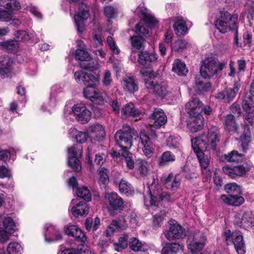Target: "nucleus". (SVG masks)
I'll return each instance as SVG.
<instances>
[{"instance_id": "nucleus-1", "label": "nucleus", "mask_w": 254, "mask_h": 254, "mask_svg": "<svg viewBox=\"0 0 254 254\" xmlns=\"http://www.w3.org/2000/svg\"><path fill=\"white\" fill-rule=\"evenodd\" d=\"M202 106V103L197 98H192L186 105V110L189 114L187 125L192 132H196L204 127V120L200 113Z\"/></svg>"}, {"instance_id": "nucleus-2", "label": "nucleus", "mask_w": 254, "mask_h": 254, "mask_svg": "<svg viewBox=\"0 0 254 254\" xmlns=\"http://www.w3.org/2000/svg\"><path fill=\"white\" fill-rule=\"evenodd\" d=\"M138 137V133L135 130L127 125H124L122 129L117 131L115 134L116 144L121 148L120 152L123 150L128 151L132 145V140Z\"/></svg>"}, {"instance_id": "nucleus-3", "label": "nucleus", "mask_w": 254, "mask_h": 254, "mask_svg": "<svg viewBox=\"0 0 254 254\" xmlns=\"http://www.w3.org/2000/svg\"><path fill=\"white\" fill-rule=\"evenodd\" d=\"M200 75L204 78H209L220 72L225 66L224 62H219L216 59L209 57L201 62Z\"/></svg>"}, {"instance_id": "nucleus-4", "label": "nucleus", "mask_w": 254, "mask_h": 254, "mask_svg": "<svg viewBox=\"0 0 254 254\" xmlns=\"http://www.w3.org/2000/svg\"><path fill=\"white\" fill-rule=\"evenodd\" d=\"M174 201V199L169 193L161 189H157L153 191V194L144 198V203L150 207V210H155L156 206L158 207L161 202H169Z\"/></svg>"}, {"instance_id": "nucleus-5", "label": "nucleus", "mask_w": 254, "mask_h": 254, "mask_svg": "<svg viewBox=\"0 0 254 254\" xmlns=\"http://www.w3.org/2000/svg\"><path fill=\"white\" fill-rule=\"evenodd\" d=\"M156 138V132L152 129H142L140 132V139L141 145L142 146V150L144 155L148 158H150L153 155L152 141Z\"/></svg>"}, {"instance_id": "nucleus-6", "label": "nucleus", "mask_w": 254, "mask_h": 254, "mask_svg": "<svg viewBox=\"0 0 254 254\" xmlns=\"http://www.w3.org/2000/svg\"><path fill=\"white\" fill-rule=\"evenodd\" d=\"M237 19V14L231 15L228 12L225 11L221 14V17L215 21V25L220 32L225 33L235 29Z\"/></svg>"}, {"instance_id": "nucleus-7", "label": "nucleus", "mask_w": 254, "mask_h": 254, "mask_svg": "<svg viewBox=\"0 0 254 254\" xmlns=\"http://www.w3.org/2000/svg\"><path fill=\"white\" fill-rule=\"evenodd\" d=\"M206 241L205 233L201 231L197 232L188 238V248L192 253H197L204 248Z\"/></svg>"}, {"instance_id": "nucleus-8", "label": "nucleus", "mask_w": 254, "mask_h": 254, "mask_svg": "<svg viewBox=\"0 0 254 254\" xmlns=\"http://www.w3.org/2000/svg\"><path fill=\"white\" fill-rule=\"evenodd\" d=\"M203 138L195 137L192 140H200L205 144V150L211 149L216 150L218 143L220 141V134L219 129L216 127L209 129L207 134L203 136Z\"/></svg>"}, {"instance_id": "nucleus-9", "label": "nucleus", "mask_w": 254, "mask_h": 254, "mask_svg": "<svg viewBox=\"0 0 254 254\" xmlns=\"http://www.w3.org/2000/svg\"><path fill=\"white\" fill-rule=\"evenodd\" d=\"M205 144L200 140H192L191 146L195 153L201 167L206 168L210 163V158L203 152L205 150Z\"/></svg>"}, {"instance_id": "nucleus-10", "label": "nucleus", "mask_w": 254, "mask_h": 254, "mask_svg": "<svg viewBox=\"0 0 254 254\" xmlns=\"http://www.w3.org/2000/svg\"><path fill=\"white\" fill-rule=\"evenodd\" d=\"M251 114H248V115L245 117L244 130L240 137L241 146L244 151L247 149L249 144L252 140V133L248 126L249 125L252 126L254 124V118Z\"/></svg>"}, {"instance_id": "nucleus-11", "label": "nucleus", "mask_w": 254, "mask_h": 254, "mask_svg": "<svg viewBox=\"0 0 254 254\" xmlns=\"http://www.w3.org/2000/svg\"><path fill=\"white\" fill-rule=\"evenodd\" d=\"M164 234L168 240L179 239L186 236L185 229L175 220L169 221L168 229L164 231Z\"/></svg>"}, {"instance_id": "nucleus-12", "label": "nucleus", "mask_w": 254, "mask_h": 254, "mask_svg": "<svg viewBox=\"0 0 254 254\" xmlns=\"http://www.w3.org/2000/svg\"><path fill=\"white\" fill-rule=\"evenodd\" d=\"M72 111L75 119L81 124H85L89 121L91 117V112L86 105L82 103L74 105Z\"/></svg>"}, {"instance_id": "nucleus-13", "label": "nucleus", "mask_w": 254, "mask_h": 254, "mask_svg": "<svg viewBox=\"0 0 254 254\" xmlns=\"http://www.w3.org/2000/svg\"><path fill=\"white\" fill-rule=\"evenodd\" d=\"M145 86L155 95L161 98H164L168 93L166 84L164 82L157 81L155 79L145 80Z\"/></svg>"}, {"instance_id": "nucleus-14", "label": "nucleus", "mask_w": 254, "mask_h": 254, "mask_svg": "<svg viewBox=\"0 0 254 254\" xmlns=\"http://www.w3.org/2000/svg\"><path fill=\"white\" fill-rule=\"evenodd\" d=\"M167 121V117L163 110L156 108L148 118V124L156 128L165 125Z\"/></svg>"}, {"instance_id": "nucleus-15", "label": "nucleus", "mask_w": 254, "mask_h": 254, "mask_svg": "<svg viewBox=\"0 0 254 254\" xmlns=\"http://www.w3.org/2000/svg\"><path fill=\"white\" fill-rule=\"evenodd\" d=\"M228 233H230V231H228ZM227 234L228 232H226V241L227 242L228 241H232L238 254H245V243L241 232L240 231H235L232 233L231 235H227Z\"/></svg>"}, {"instance_id": "nucleus-16", "label": "nucleus", "mask_w": 254, "mask_h": 254, "mask_svg": "<svg viewBox=\"0 0 254 254\" xmlns=\"http://www.w3.org/2000/svg\"><path fill=\"white\" fill-rule=\"evenodd\" d=\"M89 16V8L86 4L82 3L78 13L74 16L75 23L79 32L82 33L84 31L85 29L84 21L88 18Z\"/></svg>"}, {"instance_id": "nucleus-17", "label": "nucleus", "mask_w": 254, "mask_h": 254, "mask_svg": "<svg viewBox=\"0 0 254 254\" xmlns=\"http://www.w3.org/2000/svg\"><path fill=\"white\" fill-rule=\"evenodd\" d=\"M68 164L76 171H80L81 166L78 157L81 155L80 148L77 149L75 146H72L68 148Z\"/></svg>"}, {"instance_id": "nucleus-18", "label": "nucleus", "mask_w": 254, "mask_h": 254, "mask_svg": "<svg viewBox=\"0 0 254 254\" xmlns=\"http://www.w3.org/2000/svg\"><path fill=\"white\" fill-rule=\"evenodd\" d=\"M74 77L78 83H83L87 86H90V85H96L99 82L97 77L82 70L76 71L74 73Z\"/></svg>"}, {"instance_id": "nucleus-19", "label": "nucleus", "mask_w": 254, "mask_h": 254, "mask_svg": "<svg viewBox=\"0 0 254 254\" xmlns=\"http://www.w3.org/2000/svg\"><path fill=\"white\" fill-rule=\"evenodd\" d=\"M45 229L46 232L44 235L46 242L51 243L62 240V233L56 226L51 224H46Z\"/></svg>"}, {"instance_id": "nucleus-20", "label": "nucleus", "mask_w": 254, "mask_h": 254, "mask_svg": "<svg viewBox=\"0 0 254 254\" xmlns=\"http://www.w3.org/2000/svg\"><path fill=\"white\" fill-rule=\"evenodd\" d=\"M241 85L238 82H235L233 88H226L225 90L218 92L216 98L219 100L225 99L227 102L232 101L236 97L240 88Z\"/></svg>"}, {"instance_id": "nucleus-21", "label": "nucleus", "mask_w": 254, "mask_h": 254, "mask_svg": "<svg viewBox=\"0 0 254 254\" xmlns=\"http://www.w3.org/2000/svg\"><path fill=\"white\" fill-rule=\"evenodd\" d=\"M105 198L113 210H122L124 208V202L122 198L116 192L106 193Z\"/></svg>"}, {"instance_id": "nucleus-22", "label": "nucleus", "mask_w": 254, "mask_h": 254, "mask_svg": "<svg viewBox=\"0 0 254 254\" xmlns=\"http://www.w3.org/2000/svg\"><path fill=\"white\" fill-rule=\"evenodd\" d=\"M223 171L225 174L232 178H235L237 177L243 176L249 170L243 165H237L234 167L225 165L223 167Z\"/></svg>"}, {"instance_id": "nucleus-23", "label": "nucleus", "mask_w": 254, "mask_h": 254, "mask_svg": "<svg viewBox=\"0 0 254 254\" xmlns=\"http://www.w3.org/2000/svg\"><path fill=\"white\" fill-rule=\"evenodd\" d=\"M158 56L156 54L145 51L138 55V62L143 66H148L151 63L156 62Z\"/></svg>"}, {"instance_id": "nucleus-24", "label": "nucleus", "mask_w": 254, "mask_h": 254, "mask_svg": "<svg viewBox=\"0 0 254 254\" xmlns=\"http://www.w3.org/2000/svg\"><path fill=\"white\" fill-rule=\"evenodd\" d=\"M223 125L226 129L239 133L238 125L236 123L234 116L232 114L223 116L221 118Z\"/></svg>"}, {"instance_id": "nucleus-25", "label": "nucleus", "mask_w": 254, "mask_h": 254, "mask_svg": "<svg viewBox=\"0 0 254 254\" xmlns=\"http://www.w3.org/2000/svg\"><path fill=\"white\" fill-rule=\"evenodd\" d=\"M220 200L223 203L234 206H240L244 202V198L242 196L236 195L222 194Z\"/></svg>"}, {"instance_id": "nucleus-26", "label": "nucleus", "mask_w": 254, "mask_h": 254, "mask_svg": "<svg viewBox=\"0 0 254 254\" xmlns=\"http://www.w3.org/2000/svg\"><path fill=\"white\" fill-rule=\"evenodd\" d=\"M95 85L87 86L83 90L84 96L92 101H95L97 99L101 100L102 98L100 92Z\"/></svg>"}, {"instance_id": "nucleus-27", "label": "nucleus", "mask_w": 254, "mask_h": 254, "mask_svg": "<svg viewBox=\"0 0 254 254\" xmlns=\"http://www.w3.org/2000/svg\"><path fill=\"white\" fill-rule=\"evenodd\" d=\"M88 131L91 137L97 140L102 139L105 135L104 127L99 124L91 125L88 128Z\"/></svg>"}, {"instance_id": "nucleus-28", "label": "nucleus", "mask_w": 254, "mask_h": 254, "mask_svg": "<svg viewBox=\"0 0 254 254\" xmlns=\"http://www.w3.org/2000/svg\"><path fill=\"white\" fill-rule=\"evenodd\" d=\"M12 64V60L9 58L0 57V76L4 77L10 72Z\"/></svg>"}, {"instance_id": "nucleus-29", "label": "nucleus", "mask_w": 254, "mask_h": 254, "mask_svg": "<svg viewBox=\"0 0 254 254\" xmlns=\"http://www.w3.org/2000/svg\"><path fill=\"white\" fill-rule=\"evenodd\" d=\"M141 114V112L135 108L133 104L132 103L126 105L123 108L122 110V116L123 118H126L127 117H132L134 118L139 117L140 119Z\"/></svg>"}, {"instance_id": "nucleus-30", "label": "nucleus", "mask_w": 254, "mask_h": 254, "mask_svg": "<svg viewBox=\"0 0 254 254\" xmlns=\"http://www.w3.org/2000/svg\"><path fill=\"white\" fill-rule=\"evenodd\" d=\"M125 89L130 93H134L138 89L136 79L133 76L127 75L123 78Z\"/></svg>"}, {"instance_id": "nucleus-31", "label": "nucleus", "mask_w": 254, "mask_h": 254, "mask_svg": "<svg viewBox=\"0 0 254 254\" xmlns=\"http://www.w3.org/2000/svg\"><path fill=\"white\" fill-rule=\"evenodd\" d=\"M243 108L247 114L254 112V94L247 92L243 99Z\"/></svg>"}, {"instance_id": "nucleus-32", "label": "nucleus", "mask_w": 254, "mask_h": 254, "mask_svg": "<svg viewBox=\"0 0 254 254\" xmlns=\"http://www.w3.org/2000/svg\"><path fill=\"white\" fill-rule=\"evenodd\" d=\"M183 245L178 243H170L162 250V254H177L183 251Z\"/></svg>"}, {"instance_id": "nucleus-33", "label": "nucleus", "mask_w": 254, "mask_h": 254, "mask_svg": "<svg viewBox=\"0 0 254 254\" xmlns=\"http://www.w3.org/2000/svg\"><path fill=\"white\" fill-rule=\"evenodd\" d=\"M239 219L240 222L236 220V223L245 229L252 227L254 223V217L250 212L245 213L241 218H239Z\"/></svg>"}, {"instance_id": "nucleus-34", "label": "nucleus", "mask_w": 254, "mask_h": 254, "mask_svg": "<svg viewBox=\"0 0 254 254\" xmlns=\"http://www.w3.org/2000/svg\"><path fill=\"white\" fill-rule=\"evenodd\" d=\"M72 214L75 217L86 215L89 212V207L84 201H80L73 206L71 210Z\"/></svg>"}, {"instance_id": "nucleus-35", "label": "nucleus", "mask_w": 254, "mask_h": 254, "mask_svg": "<svg viewBox=\"0 0 254 254\" xmlns=\"http://www.w3.org/2000/svg\"><path fill=\"white\" fill-rule=\"evenodd\" d=\"M172 70L179 75H186L188 72V69L186 64L179 59L174 61L173 64Z\"/></svg>"}, {"instance_id": "nucleus-36", "label": "nucleus", "mask_w": 254, "mask_h": 254, "mask_svg": "<svg viewBox=\"0 0 254 254\" xmlns=\"http://www.w3.org/2000/svg\"><path fill=\"white\" fill-rule=\"evenodd\" d=\"M176 160L175 155L171 151L164 152L159 159V165L160 166L168 165Z\"/></svg>"}, {"instance_id": "nucleus-37", "label": "nucleus", "mask_w": 254, "mask_h": 254, "mask_svg": "<svg viewBox=\"0 0 254 254\" xmlns=\"http://www.w3.org/2000/svg\"><path fill=\"white\" fill-rule=\"evenodd\" d=\"M0 6L8 9L18 10L21 6L17 0H0Z\"/></svg>"}, {"instance_id": "nucleus-38", "label": "nucleus", "mask_w": 254, "mask_h": 254, "mask_svg": "<svg viewBox=\"0 0 254 254\" xmlns=\"http://www.w3.org/2000/svg\"><path fill=\"white\" fill-rule=\"evenodd\" d=\"M136 163L140 175L142 177L147 176L149 173L148 163L145 160L138 159Z\"/></svg>"}, {"instance_id": "nucleus-39", "label": "nucleus", "mask_w": 254, "mask_h": 254, "mask_svg": "<svg viewBox=\"0 0 254 254\" xmlns=\"http://www.w3.org/2000/svg\"><path fill=\"white\" fill-rule=\"evenodd\" d=\"M129 40L132 47V51L133 49L140 50L144 47L145 39L140 36H131Z\"/></svg>"}, {"instance_id": "nucleus-40", "label": "nucleus", "mask_w": 254, "mask_h": 254, "mask_svg": "<svg viewBox=\"0 0 254 254\" xmlns=\"http://www.w3.org/2000/svg\"><path fill=\"white\" fill-rule=\"evenodd\" d=\"M136 31L138 32L146 37H150L151 35V29L148 24L144 21H141L138 23L135 27Z\"/></svg>"}, {"instance_id": "nucleus-41", "label": "nucleus", "mask_w": 254, "mask_h": 254, "mask_svg": "<svg viewBox=\"0 0 254 254\" xmlns=\"http://www.w3.org/2000/svg\"><path fill=\"white\" fill-rule=\"evenodd\" d=\"M100 225V219L96 217L93 221L91 217H88L85 222V226L88 231H95Z\"/></svg>"}, {"instance_id": "nucleus-42", "label": "nucleus", "mask_w": 254, "mask_h": 254, "mask_svg": "<svg viewBox=\"0 0 254 254\" xmlns=\"http://www.w3.org/2000/svg\"><path fill=\"white\" fill-rule=\"evenodd\" d=\"M0 20L5 21L12 20L11 24L17 27L21 23L20 19L16 18H12V16L9 13L1 8H0Z\"/></svg>"}, {"instance_id": "nucleus-43", "label": "nucleus", "mask_w": 254, "mask_h": 254, "mask_svg": "<svg viewBox=\"0 0 254 254\" xmlns=\"http://www.w3.org/2000/svg\"><path fill=\"white\" fill-rule=\"evenodd\" d=\"M173 27L176 34L178 35H184L188 30L187 24L183 19H179L176 21L174 24Z\"/></svg>"}, {"instance_id": "nucleus-44", "label": "nucleus", "mask_w": 254, "mask_h": 254, "mask_svg": "<svg viewBox=\"0 0 254 254\" xmlns=\"http://www.w3.org/2000/svg\"><path fill=\"white\" fill-rule=\"evenodd\" d=\"M226 191L231 195L239 196L242 192L241 187L236 183H232L226 184L224 187Z\"/></svg>"}, {"instance_id": "nucleus-45", "label": "nucleus", "mask_w": 254, "mask_h": 254, "mask_svg": "<svg viewBox=\"0 0 254 254\" xmlns=\"http://www.w3.org/2000/svg\"><path fill=\"white\" fill-rule=\"evenodd\" d=\"M129 245L131 250L134 252H144L146 250L144 244L139 241V240L134 237L131 238L129 239Z\"/></svg>"}, {"instance_id": "nucleus-46", "label": "nucleus", "mask_w": 254, "mask_h": 254, "mask_svg": "<svg viewBox=\"0 0 254 254\" xmlns=\"http://www.w3.org/2000/svg\"><path fill=\"white\" fill-rule=\"evenodd\" d=\"M226 160L230 162H239L243 160V155L238 151L233 150L227 154L224 155Z\"/></svg>"}, {"instance_id": "nucleus-47", "label": "nucleus", "mask_w": 254, "mask_h": 254, "mask_svg": "<svg viewBox=\"0 0 254 254\" xmlns=\"http://www.w3.org/2000/svg\"><path fill=\"white\" fill-rule=\"evenodd\" d=\"M76 193L78 197L82 198L87 201H89L91 199V193L86 187L83 186L77 188Z\"/></svg>"}, {"instance_id": "nucleus-48", "label": "nucleus", "mask_w": 254, "mask_h": 254, "mask_svg": "<svg viewBox=\"0 0 254 254\" xmlns=\"http://www.w3.org/2000/svg\"><path fill=\"white\" fill-rule=\"evenodd\" d=\"M76 59L79 61H89L92 58L91 55L86 51V49L78 48L75 52Z\"/></svg>"}, {"instance_id": "nucleus-49", "label": "nucleus", "mask_w": 254, "mask_h": 254, "mask_svg": "<svg viewBox=\"0 0 254 254\" xmlns=\"http://www.w3.org/2000/svg\"><path fill=\"white\" fill-rule=\"evenodd\" d=\"M106 102L110 104L114 111L118 113L119 112L120 105L113 93L107 94Z\"/></svg>"}, {"instance_id": "nucleus-50", "label": "nucleus", "mask_w": 254, "mask_h": 254, "mask_svg": "<svg viewBox=\"0 0 254 254\" xmlns=\"http://www.w3.org/2000/svg\"><path fill=\"white\" fill-rule=\"evenodd\" d=\"M14 36L17 40L20 41H26L28 40L30 38H33L36 42L39 41L38 38H34V36H30L26 31L24 30H18L15 32Z\"/></svg>"}, {"instance_id": "nucleus-51", "label": "nucleus", "mask_w": 254, "mask_h": 254, "mask_svg": "<svg viewBox=\"0 0 254 254\" xmlns=\"http://www.w3.org/2000/svg\"><path fill=\"white\" fill-rule=\"evenodd\" d=\"M119 190L121 193L129 195L132 191V187L126 180L122 179L119 184Z\"/></svg>"}, {"instance_id": "nucleus-52", "label": "nucleus", "mask_w": 254, "mask_h": 254, "mask_svg": "<svg viewBox=\"0 0 254 254\" xmlns=\"http://www.w3.org/2000/svg\"><path fill=\"white\" fill-rule=\"evenodd\" d=\"M2 223L4 230H5L7 233L12 234L14 232L15 224L11 217H7L5 218L3 220Z\"/></svg>"}, {"instance_id": "nucleus-53", "label": "nucleus", "mask_w": 254, "mask_h": 254, "mask_svg": "<svg viewBox=\"0 0 254 254\" xmlns=\"http://www.w3.org/2000/svg\"><path fill=\"white\" fill-rule=\"evenodd\" d=\"M107 171V170L104 168H101L99 171V183L101 188H106L109 183V179Z\"/></svg>"}, {"instance_id": "nucleus-54", "label": "nucleus", "mask_w": 254, "mask_h": 254, "mask_svg": "<svg viewBox=\"0 0 254 254\" xmlns=\"http://www.w3.org/2000/svg\"><path fill=\"white\" fill-rule=\"evenodd\" d=\"M195 88L200 92H207L211 89V85L210 83L208 82L203 83L199 77L195 78Z\"/></svg>"}, {"instance_id": "nucleus-55", "label": "nucleus", "mask_w": 254, "mask_h": 254, "mask_svg": "<svg viewBox=\"0 0 254 254\" xmlns=\"http://www.w3.org/2000/svg\"><path fill=\"white\" fill-rule=\"evenodd\" d=\"M71 133L75 135V138L77 142L80 143H83L85 142L87 140V139L89 136L88 131H79L75 128H73L72 130Z\"/></svg>"}, {"instance_id": "nucleus-56", "label": "nucleus", "mask_w": 254, "mask_h": 254, "mask_svg": "<svg viewBox=\"0 0 254 254\" xmlns=\"http://www.w3.org/2000/svg\"><path fill=\"white\" fill-rule=\"evenodd\" d=\"M122 156L125 158L127 167L129 169H133L134 168V163L133 160L132 154L130 153L128 151L122 150L121 152Z\"/></svg>"}, {"instance_id": "nucleus-57", "label": "nucleus", "mask_w": 254, "mask_h": 254, "mask_svg": "<svg viewBox=\"0 0 254 254\" xmlns=\"http://www.w3.org/2000/svg\"><path fill=\"white\" fill-rule=\"evenodd\" d=\"M102 82L103 86L108 88L113 83L112 73L109 70H105L102 74Z\"/></svg>"}, {"instance_id": "nucleus-58", "label": "nucleus", "mask_w": 254, "mask_h": 254, "mask_svg": "<svg viewBox=\"0 0 254 254\" xmlns=\"http://www.w3.org/2000/svg\"><path fill=\"white\" fill-rule=\"evenodd\" d=\"M8 254H21L22 251V248L17 243H10L7 248Z\"/></svg>"}, {"instance_id": "nucleus-59", "label": "nucleus", "mask_w": 254, "mask_h": 254, "mask_svg": "<svg viewBox=\"0 0 254 254\" xmlns=\"http://www.w3.org/2000/svg\"><path fill=\"white\" fill-rule=\"evenodd\" d=\"M112 225L115 229L122 230L126 229L127 226L126 218L123 216L120 217L118 220H113L112 221Z\"/></svg>"}, {"instance_id": "nucleus-60", "label": "nucleus", "mask_w": 254, "mask_h": 254, "mask_svg": "<svg viewBox=\"0 0 254 254\" xmlns=\"http://www.w3.org/2000/svg\"><path fill=\"white\" fill-rule=\"evenodd\" d=\"M127 238L122 237L119 238V243L114 244V249L117 252H120L126 248L128 245Z\"/></svg>"}, {"instance_id": "nucleus-61", "label": "nucleus", "mask_w": 254, "mask_h": 254, "mask_svg": "<svg viewBox=\"0 0 254 254\" xmlns=\"http://www.w3.org/2000/svg\"><path fill=\"white\" fill-rule=\"evenodd\" d=\"M187 45L186 40L179 39L174 43L172 49L177 52L182 51L187 48Z\"/></svg>"}, {"instance_id": "nucleus-62", "label": "nucleus", "mask_w": 254, "mask_h": 254, "mask_svg": "<svg viewBox=\"0 0 254 254\" xmlns=\"http://www.w3.org/2000/svg\"><path fill=\"white\" fill-rule=\"evenodd\" d=\"M182 181V178L179 174H177L174 176L171 183L169 188L172 191L177 190L180 187Z\"/></svg>"}, {"instance_id": "nucleus-63", "label": "nucleus", "mask_w": 254, "mask_h": 254, "mask_svg": "<svg viewBox=\"0 0 254 254\" xmlns=\"http://www.w3.org/2000/svg\"><path fill=\"white\" fill-rule=\"evenodd\" d=\"M140 73L142 76L144 77H148V79L145 78L144 82L145 80H152V78L154 77V74L153 70L152 68L149 67L142 68L140 70Z\"/></svg>"}, {"instance_id": "nucleus-64", "label": "nucleus", "mask_w": 254, "mask_h": 254, "mask_svg": "<svg viewBox=\"0 0 254 254\" xmlns=\"http://www.w3.org/2000/svg\"><path fill=\"white\" fill-rule=\"evenodd\" d=\"M149 191V196L153 194V191L157 189H160L158 187V182L156 181L155 176H153L150 178V180L147 183Z\"/></svg>"}]
</instances>
